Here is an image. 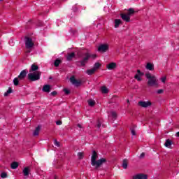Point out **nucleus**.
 <instances>
[{
	"instance_id": "obj_1",
	"label": "nucleus",
	"mask_w": 179,
	"mask_h": 179,
	"mask_svg": "<svg viewBox=\"0 0 179 179\" xmlns=\"http://www.w3.org/2000/svg\"><path fill=\"white\" fill-rule=\"evenodd\" d=\"M97 157H99V156L97 155V152L94 150L92 152V155L91 157V164L92 166L95 167L96 170L101 167V165L104 164V163H107V159H106L105 158H101L100 159L97 160Z\"/></svg>"
},
{
	"instance_id": "obj_2",
	"label": "nucleus",
	"mask_w": 179,
	"mask_h": 179,
	"mask_svg": "<svg viewBox=\"0 0 179 179\" xmlns=\"http://www.w3.org/2000/svg\"><path fill=\"white\" fill-rule=\"evenodd\" d=\"M145 77L147 78V79H148V86H157V79L156 78V76H152L150 73H146Z\"/></svg>"
},
{
	"instance_id": "obj_3",
	"label": "nucleus",
	"mask_w": 179,
	"mask_h": 179,
	"mask_svg": "<svg viewBox=\"0 0 179 179\" xmlns=\"http://www.w3.org/2000/svg\"><path fill=\"white\" fill-rule=\"evenodd\" d=\"M41 78V71H35L33 73H29L28 74V79L31 82H36V80H40Z\"/></svg>"
},
{
	"instance_id": "obj_4",
	"label": "nucleus",
	"mask_w": 179,
	"mask_h": 179,
	"mask_svg": "<svg viewBox=\"0 0 179 179\" xmlns=\"http://www.w3.org/2000/svg\"><path fill=\"white\" fill-rule=\"evenodd\" d=\"M84 57L83 58V59L81 61L79 62V64H80L81 66H85L87 62H89V59L90 58H96V57H97V55H90V53L87 52L84 55Z\"/></svg>"
},
{
	"instance_id": "obj_5",
	"label": "nucleus",
	"mask_w": 179,
	"mask_h": 179,
	"mask_svg": "<svg viewBox=\"0 0 179 179\" xmlns=\"http://www.w3.org/2000/svg\"><path fill=\"white\" fill-rule=\"evenodd\" d=\"M25 47L27 50H30V48H33V47H34V43L31 38L27 36L25 37Z\"/></svg>"
},
{
	"instance_id": "obj_6",
	"label": "nucleus",
	"mask_w": 179,
	"mask_h": 179,
	"mask_svg": "<svg viewBox=\"0 0 179 179\" xmlns=\"http://www.w3.org/2000/svg\"><path fill=\"white\" fill-rule=\"evenodd\" d=\"M70 82L76 87H79V86L82 85V81L80 80H77L73 76L70 78Z\"/></svg>"
},
{
	"instance_id": "obj_7",
	"label": "nucleus",
	"mask_w": 179,
	"mask_h": 179,
	"mask_svg": "<svg viewBox=\"0 0 179 179\" xmlns=\"http://www.w3.org/2000/svg\"><path fill=\"white\" fill-rule=\"evenodd\" d=\"M138 105L140 107H143V108H148V107H150V106H152V102L148 101H138Z\"/></svg>"
},
{
	"instance_id": "obj_8",
	"label": "nucleus",
	"mask_w": 179,
	"mask_h": 179,
	"mask_svg": "<svg viewBox=\"0 0 179 179\" xmlns=\"http://www.w3.org/2000/svg\"><path fill=\"white\" fill-rule=\"evenodd\" d=\"M108 48V44H101L98 47V51L99 52H107Z\"/></svg>"
},
{
	"instance_id": "obj_9",
	"label": "nucleus",
	"mask_w": 179,
	"mask_h": 179,
	"mask_svg": "<svg viewBox=\"0 0 179 179\" xmlns=\"http://www.w3.org/2000/svg\"><path fill=\"white\" fill-rule=\"evenodd\" d=\"M143 75H145V73H142L141 70L138 69L137 73L134 76V79H136V80L141 82V80H142L141 76H143Z\"/></svg>"
},
{
	"instance_id": "obj_10",
	"label": "nucleus",
	"mask_w": 179,
	"mask_h": 179,
	"mask_svg": "<svg viewBox=\"0 0 179 179\" xmlns=\"http://www.w3.org/2000/svg\"><path fill=\"white\" fill-rule=\"evenodd\" d=\"M120 17L124 22H127V23L131 20V17L128 14L121 13Z\"/></svg>"
},
{
	"instance_id": "obj_11",
	"label": "nucleus",
	"mask_w": 179,
	"mask_h": 179,
	"mask_svg": "<svg viewBox=\"0 0 179 179\" xmlns=\"http://www.w3.org/2000/svg\"><path fill=\"white\" fill-rule=\"evenodd\" d=\"M132 179H148V175L139 173L132 177Z\"/></svg>"
},
{
	"instance_id": "obj_12",
	"label": "nucleus",
	"mask_w": 179,
	"mask_h": 179,
	"mask_svg": "<svg viewBox=\"0 0 179 179\" xmlns=\"http://www.w3.org/2000/svg\"><path fill=\"white\" fill-rule=\"evenodd\" d=\"M26 76H27V71L26 70H23L18 76V79L20 80H24V78H26Z\"/></svg>"
},
{
	"instance_id": "obj_13",
	"label": "nucleus",
	"mask_w": 179,
	"mask_h": 179,
	"mask_svg": "<svg viewBox=\"0 0 179 179\" xmlns=\"http://www.w3.org/2000/svg\"><path fill=\"white\" fill-rule=\"evenodd\" d=\"M106 68L107 69H108V71H113V69H115V68H117V63L111 62L106 65Z\"/></svg>"
},
{
	"instance_id": "obj_14",
	"label": "nucleus",
	"mask_w": 179,
	"mask_h": 179,
	"mask_svg": "<svg viewBox=\"0 0 179 179\" xmlns=\"http://www.w3.org/2000/svg\"><path fill=\"white\" fill-rule=\"evenodd\" d=\"M43 92H45V93H50V92H51V85H45L43 87Z\"/></svg>"
},
{
	"instance_id": "obj_15",
	"label": "nucleus",
	"mask_w": 179,
	"mask_h": 179,
	"mask_svg": "<svg viewBox=\"0 0 179 179\" xmlns=\"http://www.w3.org/2000/svg\"><path fill=\"white\" fill-rule=\"evenodd\" d=\"M122 23V21H121L120 19H115V29H118L120 27V25Z\"/></svg>"
},
{
	"instance_id": "obj_16",
	"label": "nucleus",
	"mask_w": 179,
	"mask_h": 179,
	"mask_svg": "<svg viewBox=\"0 0 179 179\" xmlns=\"http://www.w3.org/2000/svg\"><path fill=\"white\" fill-rule=\"evenodd\" d=\"M36 71H38V66L36 64H32L31 66V69L29 70V72H36Z\"/></svg>"
},
{
	"instance_id": "obj_17",
	"label": "nucleus",
	"mask_w": 179,
	"mask_h": 179,
	"mask_svg": "<svg viewBox=\"0 0 179 179\" xmlns=\"http://www.w3.org/2000/svg\"><path fill=\"white\" fill-rule=\"evenodd\" d=\"M75 58V52L69 53L66 57L67 61H72V59Z\"/></svg>"
},
{
	"instance_id": "obj_18",
	"label": "nucleus",
	"mask_w": 179,
	"mask_h": 179,
	"mask_svg": "<svg viewBox=\"0 0 179 179\" xmlns=\"http://www.w3.org/2000/svg\"><path fill=\"white\" fill-rule=\"evenodd\" d=\"M22 173H23L24 176H29V173H30V167H29V166L25 167L23 169Z\"/></svg>"
},
{
	"instance_id": "obj_19",
	"label": "nucleus",
	"mask_w": 179,
	"mask_h": 179,
	"mask_svg": "<svg viewBox=\"0 0 179 179\" xmlns=\"http://www.w3.org/2000/svg\"><path fill=\"white\" fill-rule=\"evenodd\" d=\"M40 129H41L40 126H38V127L35 129V130H34V134H33L34 136H37L38 135V134H40Z\"/></svg>"
},
{
	"instance_id": "obj_20",
	"label": "nucleus",
	"mask_w": 179,
	"mask_h": 179,
	"mask_svg": "<svg viewBox=\"0 0 179 179\" xmlns=\"http://www.w3.org/2000/svg\"><path fill=\"white\" fill-rule=\"evenodd\" d=\"M101 93H103L104 94H107L108 93V89L106 86H102L101 87Z\"/></svg>"
},
{
	"instance_id": "obj_21",
	"label": "nucleus",
	"mask_w": 179,
	"mask_h": 179,
	"mask_svg": "<svg viewBox=\"0 0 179 179\" xmlns=\"http://www.w3.org/2000/svg\"><path fill=\"white\" fill-rule=\"evenodd\" d=\"M122 167L124 169H128V159H124L122 162Z\"/></svg>"
},
{
	"instance_id": "obj_22",
	"label": "nucleus",
	"mask_w": 179,
	"mask_h": 179,
	"mask_svg": "<svg viewBox=\"0 0 179 179\" xmlns=\"http://www.w3.org/2000/svg\"><path fill=\"white\" fill-rule=\"evenodd\" d=\"M17 167H19V163L14 162L11 164V169L13 170H16V169H17Z\"/></svg>"
},
{
	"instance_id": "obj_23",
	"label": "nucleus",
	"mask_w": 179,
	"mask_h": 179,
	"mask_svg": "<svg viewBox=\"0 0 179 179\" xmlns=\"http://www.w3.org/2000/svg\"><path fill=\"white\" fill-rule=\"evenodd\" d=\"M145 68L148 71H153V64H152L151 63H148Z\"/></svg>"
},
{
	"instance_id": "obj_24",
	"label": "nucleus",
	"mask_w": 179,
	"mask_h": 179,
	"mask_svg": "<svg viewBox=\"0 0 179 179\" xmlns=\"http://www.w3.org/2000/svg\"><path fill=\"white\" fill-rule=\"evenodd\" d=\"M134 13H135V10L134 8H129L128 10V13L127 15L131 17V16H132V15H134Z\"/></svg>"
},
{
	"instance_id": "obj_25",
	"label": "nucleus",
	"mask_w": 179,
	"mask_h": 179,
	"mask_svg": "<svg viewBox=\"0 0 179 179\" xmlns=\"http://www.w3.org/2000/svg\"><path fill=\"white\" fill-rule=\"evenodd\" d=\"M94 72H96V71L94 70V68H92L91 69L87 70L86 73L87 75H93L94 73Z\"/></svg>"
},
{
	"instance_id": "obj_26",
	"label": "nucleus",
	"mask_w": 179,
	"mask_h": 179,
	"mask_svg": "<svg viewBox=\"0 0 179 179\" xmlns=\"http://www.w3.org/2000/svg\"><path fill=\"white\" fill-rule=\"evenodd\" d=\"M87 102L90 107H94V104H96V101L93 99H90L87 101Z\"/></svg>"
},
{
	"instance_id": "obj_27",
	"label": "nucleus",
	"mask_w": 179,
	"mask_h": 179,
	"mask_svg": "<svg viewBox=\"0 0 179 179\" xmlns=\"http://www.w3.org/2000/svg\"><path fill=\"white\" fill-rule=\"evenodd\" d=\"M20 80L19 79V77L15 78L13 79L14 86H19V81H20Z\"/></svg>"
},
{
	"instance_id": "obj_28",
	"label": "nucleus",
	"mask_w": 179,
	"mask_h": 179,
	"mask_svg": "<svg viewBox=\"0 0 179 179\" xmlns=\"http://www.w3.org/2000/svg\"><path fill=\"white\" fill-rule=\"evenodd\" d=\"M164 145H165L166 148H170V146H171V145H172V143L170 141V139H168L166 141Z\"/></svg>"
},
{
	"instance_id": "obj_29",
	"label": "nucleus",
	"mask_w": 179,
	"mask_h": 179,
	"mask_svg": "<svg viewBox=\"0 0 179 179\" xmlns=\"http://www.w3.org/2000/svg\"><path fill=\"white\" fill-rule=\"evenodd\" d=\"M100 66H101V64H100V63H99V62H96L94 64L93 69L95 71H96L97 69H99V68H100Z\"/></svg>"
},
{
	"instance_id": "obj_30",
	"label": "nucleus",
	"mask_w": 179,
	"mask_h": 179,
	"mask_svg": "<svg viewBox=\"0 0 179 179\" xmlns=\"http://www.w3.org/2000/svg\"><path fill=\"white\" fill-rule=\"evenodd\" d=\"M61 59H57L55 61V66H56V68H57V66H59V64H61Z\"/></svg>"
},
{
	"instance_id": "obj_31",
	"label": "nucleus",
	"mask_w": 179,
	"mask_h": 179,
	"mask_svg": "<svg viewBox=\"0 0 179 179\" xmlns=\"http://www.w3.org/2000/svg\"><path fill=\"white\" fill-rule=\"evenodd\" d=\"M12 93V88L9 87L6 92L4 93V96L6 97V96H9Z\"/></svg>"
},
{
	"instance_id": "obj_32",
	"label": "nucleus",
	"mask_w": 179,
	"mask_h": 179,
	"mask_svg": "<svg viewBox=\"0 0 179 179\" xmlns=\"http://www.w3.org/2000/svg\"><path fill=\"white\" fill-rule=\"evenodd\" d=\"M1 178H6L8 177V173H6V172H3L1 173Z\"/></svg>"
},
{
	"instance_id": "obj_33",
	"label": "nucleus",
	"mask_w": 179,
	"mask_h": 179,
	"mask_svg": "<svg viewBox=\"0 0 179 179\" xmlns=\"http://www.w3.org/2000/svg\"><path fill=\"white\" fill-rule=\"evenodd\" d=\"M78 156L79 157L80 159H83V152H78Z\"/></svg>"
},
{
	"instance_id": "obj_34",
	"label": "nucleus",
	"mask_w": 179,
	"mask_h": 179,
	"mask_svg": "<svg viewBox=\"0 0 179 179\" xmlns=\"http://www.w3.org/2000/svg\"><path fill=\"white\" fill-rule=\"evenodd\" d=\"M161 80L162 83H166V80H167V77L164 76L161 78Z\"/></svg>"
},
{
	"instance_id": "obj_35",
	"label": "nucleus",
	"mask_w": 179,
	"mask_h": 179,
	"mask_svg": "<svg viewBox=\"0 0 179 179\" xmlns=\"http://www.w3.org/2000/svg\"><path fill=\"white\" fill-rule=\"evenodd\" d=\"M111 115H112L113 118H114L115 120V118H117V113L111 112Z\"/></svg>"
},
{
	"instance_id": "obj_36",
	"label": "nucleus",
	"mask_w": 179,
	"mask_h": 179,
	"mask_svg": "<svg viewBox=\"0 0 179 179\" xmlns=\"http://www.w3.org/2000/svg\"><path fill=\"white\" fill-rule=\"evenodd\" d=\"M157 93L158 94H162L164 93V90H158L157 91Z\"/></svg>"
},
{
	"instance_id": "obj_37",
	"label": "nucleus",
	"mask_w": 179,
	"mask_h": 179,
	"mask_svg": "<svg viewBox=\"0 0 179 179\" xmlns=\"http://www.w3.org/2000/svg\"><path fill=\"white\" fill-rule=\"evenodd\" d=\"M101 127V122H100V120H98L96 124V128H100Z\"/></svg>"
},
{
	"instance_id": "obj_38",
	"label": "nucleus",
	"mask_w": 179,
	"mask_h": 179,
	"mask_svg": "<svg viewBox=\"0 0 179 179\" xmlns=\"http://www.w3.org/2000/svg\"><path fill=\"white\" fill-rule=\"evenodd\" d=\"M64 92L65 94H69V93H71V92H69V90H68L66 88H65L64 90Z\"/></svg>"
},
{
	"instance_id": "obj_39",
	"label": "nucleus",
	"mask_w": 179,
	"mask_h": 179,
	"mask_svg": "<svg viewBox=\"0 0 179 179\" xmlns=\"http://www.w3.org/2000/svg\"><path fill=\"white\" fill-rule=\"evenodd\" d=\"M51 96H57L58 94V92L57 91H53L50 93Z\"/></svg>"
},
{
	"instance_id": "obj_40",
	"label": "nucleus",
	"mask_w": 179,
	"mask_h": 179,
	"mask_svg": "<svg viewBox=\"0 0 179 179\" xmlns=\"http://www.w3.org/2000/svg\"><path fill=\"white\" fill-rule=\"evenodd\" d=\"M55 145L57 146V148H59V142H58L57 140H55Z\"/></svg>"
},
{
	"instance_id": "obj_41",
	"label": "nucleus",
	"mask_w": 179,
	"mask_h": 179,
	"mask_svg": "<svg viewBox=\"0 0 179 179\" xmlns=\"http://www.w3.org/2000/svg\"><path fill=\"white\" fill-rule=\"evenodd\" d=\"M56 125H62V121L58 120L56 122Z\"/></svg>"
},
{
	"instance_id": "obj_42",
	"label": "nucleus",
	"mask_w": 179,
	"mask_h": 179,
	"mask_svg": "<svg viewBox=\"0 0 179 179\" xmlns=\"http://www.w3.org/2000/svg\"><path fill=\"white\" fill-rule=\"evenodd\" d=\"M140 159H143V157H145V152H142L141 155H140Z\"/></svg>"
},
{
	"instance_id": "obj_43",
	"label": "nucleus",
	"mask_w": 179,
	"mask_h": 179,
	"mask_svg": "<svg viewBox=\"0 0 179 179\" xmlns=\"http://www.w3.org/2000/svg\"><path fill=\"white\" fill-rule=\"evenodd\" d=\"M131 135H136V132L134 129H131Z\"/></svg>"
},
{
	"instance_id": "obj_44",
	"label": "nucleus",
	"mask_w": 179,
	"mask_h": 179,
	"mask_svg": "<svg viewBox=\"0 0 179 179\" xmlns=\"http://www.w3.org/2000/svg\"><path fill=\"white\" fill-rule=\"evenodd\" d=\"M77 127H78V128H82V124H77Z\"/></svg>"
},
{
	"instance_id": "obj_45",
	"label": "nucleus",
	"mask_w": 179,
	"mask_h": 179,
	"mask_svg": "<svg viewBox=\"0 0 179 179\" xmlns=\"http://www.w3.org/2000/svg\"><path fill=\"white\" fill-rule=\"evenodd\" d=\"M31 51L30 50H27V54H30Z\"/></svg>"
},
{
	"instance_id": "obj_46",
	"label": "nucleus",
	"mask_w": 179,
	"mask_h": 179,
	"mask_svg": "<svg viewBox=\"0 0 179 179\" xmlns=\"http://www.w3.org/2000/svg\"><path fill=\"white\" fill-rule=\"evenodd\" d=\"M176 136L179 137V131L176 133Z\"/></svg>"
},
{
	"instance_id": "obj_47",
	"label": "nucleus",
	"mask_w": 179,
	"mask_h": 179,
	"mask_svg": "<svg viewBox=\"0 0 179 179\" xmlns=\"http://www.w3.org/2000/svg\"><path fill=\"white\" fill-rule=\"evenodd\" d=\"M127 103H129V100H127Z\"/></svg>"
},
{
	"instance_id": "obj_48",
	"label": "nucleus",
	"mask_w": 179,
	"mask_h": 179,
	"mask_svg": "<svg viewBox=\"0 0 179 179\" xmlns=\"http://www.w3.org/2000/svg\"><path fill=\"white\" fill-rule=\"evenodd\" d=\"M1 1H3V0H1Z\"/></svg>"
}]
</instances>
